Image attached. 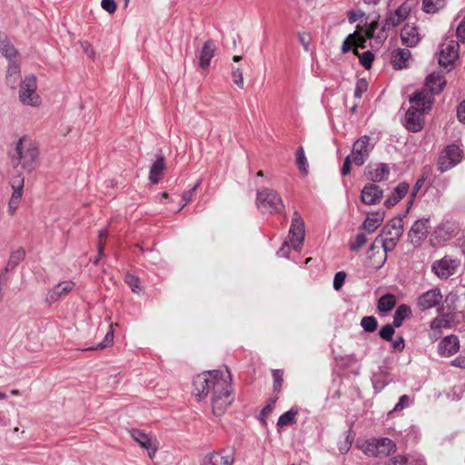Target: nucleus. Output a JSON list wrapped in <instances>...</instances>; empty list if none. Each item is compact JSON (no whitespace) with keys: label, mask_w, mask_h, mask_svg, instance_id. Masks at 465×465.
<instances>
[{"label":"nucleus","mask_w":465,"mask_h":465,"mask_svg":"<svg viewBox=\"0 0 465 465\" xmlns=\"http://www.w3.org/2000/svg\"><path fill=\"white\" fill-rule=\"evenodd\" d=\"M410 102L411 106L406 112L404 125L409 131L416 133L423 128L422 114L430 110L432 100L426 91H420L413 94Z\"/></svg>","instance_id":"nucleus-1"},{"label":"nucleus","mask_w":465,"mask_h":465,"mask_svg":"<svg viewBox=\"0 0 465 465\" xmlns=\"http://www.w3.org/2000/svg\"><path fill=\"white\" fill-rule=\"evenodd\" d=\"M39 151L35 143L26 138L19 139L15 146V154L13 159L24 170L32 172L38 164Z\"/></svg>","instance_id":"nucleus-2"},{"label":"nucleus","mask_w":465,"mask_h":465,"mask_svg":"<svg viewBox=\"0 0 465 465\" xmlns=\"http://www.w3.org/2000/svg\"><path fill=\"white\" fill-rule=\"evenodd\" d=\"M226 376L230 378L228 369L224 371L213 370L197 375L193 380L194 395L197 400L202 401L210 392L214 391L216 383Z\"/></svg>","instance_id":"nucleus-3"},{"label":"nucleus","mask_w":465,"mask_h":465,"mask_svg":"<svg viewBox=\"0 0 465 465\" xmlns=\"http://www.w3.org/2000/svg\"><path fill=\"white\" fill-rule=\"evenodd\" d=\"M403 233V221L397 217L388 222L380 234L374 239L375 246L381 245L386 252H392Z\"/></svg>","instance_id":"nucleus-4"},{"label":"nucleus","mask_w":465,"mask_h":465,"mask_svg":"<svg viewBox=\"0 0 465 465\" xmlns=\"http://www.w3.org/2000/svg\"><path fill=\"white\" fill-rule=\"evenodd\" d=\"M232 378L227 376L215 385V391L212 392V407L213 414L223 415L233 401L232 394Z\"/></svg>","instance_id":"nucleus-5"},{"label":"nucleus","mask_w":465,"mask_h":465,"mask_svg":"<svg viewBox=\"0 0 465 465\" xmlns=\"http://www.w3.org/2000/svg\"><path fill=\"white\" fill-rule=\"evenodd\" d=\"M256 205L262 212L271 213H281L285 208L280 194L269 188H262L257 191Z\"/></svg>","instance_id":"nucleus-6"},{"label":"nucleus","mask_w":465,"mask_h":465,"mask_svg":"<svg viewBox=\"0 0 465 465\" xmlns=\"http://www.w3.org/2000/svg\"><path fill=\"white\" fill-rule=\"evenodd\" d=\"M395 449V443L389 438H372L361 446L362 451L371 457L389 456Z\"/></svg>","instance_id":"nucleus-7"},{"label":"nucleus","mask_w":465,"mask_h":465,"mask_svg":"<svg viewBox=\"0 0 465 465\" xmlns=\"http://www.w3.org/2000/svg\"><path fill=\"white\" fill-rule=\"evenodd\" d=\"M37 81L33 74L25 76L20 84L19 99L22 104L36 107L41 104V98L36 93Z\"/></svg>","instance_id":"nucleus-8"},{"label":"nucleus","mask_w":465,"mask_h":465,"mask_svg":"<svg viewBox=\"0 0 465 465\" xmlns=\"http://www.w3.org/2000/svg\"><path fill=\"white\" fill-rule=\"evenodd\" d=\"M457 225L454 222H442L432 232L430 243L433 246H442L456 235Z\"/></svg>","instance_id":"nucleus-9"},{"label":"nucleus","mask_w":465,"mask_h":465,"mask_svg":"<svg viewBox=\"0 0 465 465\" xmlns=\"http://www.w3.org/2000/svg\"><path fill=\"white\" fill-rule=\"evenodd\" d=\"M461 157L462 152L459 146L455 144L448 145L439 156L438 169L440 173H444L458 164Z\"/></svg>","instance_id":"nucleus-10"},{"label":"nucleus","mask_w":465,"mask_h":465,"mask_svg":"<svg viewBox=\"0 0 465 465\" xmlns=\"http://www.w3.org/2000/svg\"><path fill=\"white\" fill-rule=\"evenodd\" d=\"M460 266V261L450 256L437 260L431 264L432 272L440 279H448L454 275Z\"/></svg>","instance_id":"nucleus-11"},{"label":"nucleus","mask_w":465,"mask_h":465,"mask_svg":"<svg viewBox=\"0 0 465 465\" xmlns=\"http://www.w3.org/2000/svg\"><path fill=\"white\" fill-rule=\"evenodd\" d=\"M460 45L452 39L444 40L440 45L439 64L447 68L459 57Z\"/></svg>","instance_id":"nucleus-12"},{"label":"nucleus","mask_w":465,"mask_h":465,"mask_svg":"<svg viewBox=\"0 0 465 465\" xmlns=\"http://www.w3.org/2000/svg\"><path fill=\"white\" fill-rule=\"evenodd\" d=\"M372 150L371 138L368 135L360 137L352 145L351 153L352 162L358 166H361L369 157Z\"/></svg>","instance_id":"nucleus-13"},{"label":"nucleus","mask_w":465,"mask_h":465,"mask_svg":"<svg viewBox=\"0 0 465 465\" xmlns=\"http://www.w3.org/2000/svg\"><path fill=\"white\" fill-rule=\"evenodd\" d=\"M289 236L293 249L300 251L304 241V222L297 211L292 215Z\"/></svg>","instance_id":"nucleus-14"},{"label":"nucleus","mask_w":465,"mask_h":465,"mask_svg":"<svg viewBox=\"0 0 465 465\" xmlns=\"http://www.w3.org/2000/svg\"><path fill=\"white\" fill-rule=\"evenodd\" d=\"M430 228V220L422 218L417 220L408 232V241L414 247H419L426 239Z\"/></svg>","instance_id":"nucleus-15"},{"label":"nucleus","mask_w":465,"mask_h":465,"mask_svg":"<svg viewBox=\"0 0 465 465\" xmlns=\"http://www.w3.org/2000/svg\"><path fill=\"white\" fill-rule=\"evenodd\" d=\"M132 438L140 447L147 450L150 459H153L158 450V440L155 437L146 434L140 430H133L131 431Z\"/></svg>","instance_id":"nucleus-16"},{"label":"nucleus","mask_w":465,"mask_h":465,"mask_svg":"<svg viewBox=\"0 0 465 465\" xmlns=\"http://www.w3.org/2000/svg\"><path fill=\"white\" fill-rule=\"evenodd\" d=\"M417 3V0H406L393 13L387 16L386 25L389 26H398L401 25L409 16Z\"/></svg>","instance_id":"nucleus-17"},{"label":"nucleus","mask_w":465,"mask_h":465,"mask_svg":"<svg viewBox=\"0 0 465 465\" xmlns=\"http://www.w3.org/2000/svg\"><path fill=\"white\" fill-rule=\"evenodd\" d=\"M388 252L381 245L375 246L374 240L367 252V266L374 270L381 269L387 261Z\"/></svg>","instance_id":"nucleus-18"},{"label":"nucleus","mask_w":465,"mask_h":465,"mask_svg":"<svg viewBox=\"0 0 465 465\" xmlns=\"http://www.w3.org/2000/svg\"><path fill=\"white\" fill-rule=\"evenodd\" d=\"M442 300V294L439 288L429 290L418 297L417 306L420 311H426L437 306Z\"/></svg>","instance_id":"nucleus-19"},{"label":"nucleus","mask_w":465,"mask_h":465,"mask_svg":"<svg viewBox=\"0 0 465 465\" xmlns=\"http://www.w3.org/2000/svg\"><path fill=\"white\" fill-rule=\"evenodd\" d=\"M114 325L112 322L109 323L108 322H105L104 323H100L97 329V336L101 337L104 335V340L95 346L84 349V351L104 350L108 347L114 340Z\"/></svg>","instance_id":"nucleus-20"},{"label":"nucleus","mask_w":465,"mask_h":465,"mask_svg":"<svg viewBox=\"0 0 465 465\" xmlns=\"http://www.w3.org/2000/svg\"><path fill=\"white\" fill-rule=\"evenodd\" d=\"M74 287V282L71 281H64L56 284L54 288L48 291L45 302L49 304L58 301L60 298L69 293Z\"/></svg>","instance_id":"nucleus-21"},{"label":"nucleus","mask_w":465,"mask_h":465,"mask_svg":"<svg viewBox=\"0 0 465 465\" xmlns=\"http://www.w3.org/2000/svg\"><path fill=\"white\" fill-rule=\"evenodd\" d=\"M445 84L446 81L440 74L432 73L426 78V89L424 91H426L428 94L430 95L431 100L433 101L432 95L440 93Z\"/></svg>","instance_id":"nucleus-22"},{"label":"nucleus","mask_w":465,"mask_h":465,"mask_svg":"<svg viewBox=\"0 0 465 465\" xmlns=\"http://www.w3.org/2000/svg\"><path fill=\"white\" fill-rule=\"evenodd\" d=\"M361 197L362 203L365 204H376L381 200L382 191L379 188V186L373 183H369L363 187Z\"/></svg>","instance_id":"nucleus-23"},{"label":"nucleus","mask_w":465,"mask_h":465,"mask_svg":"<svg viewBox=\"0 0 465 465\" xmlns=\"http://www.w3.org/2000/svg\"><path fill=\"white\" fill-rule=\"evenodd\" d=\"M459 349L460 342L455 335L446 336L438 346L439 353L444 357H450L455 354L458 352Z\"/></svg>","instance_id":"nucleus-24"},{"label":"nucleus","mask_w":465,"mask_h":465,"mask_svg":"<svg viewBox=\"0 0 465 465\" xmlns=\"http://www.w3.org/2000/svg\"><path fill=\"white\" fill-rule=\"evenodd\" d=\"M402 45L408 47L416 46L420 41V35L418 28L414 25H406L401 33Z\"/></svg>","instance_id":"nucleus-25"},{"label":"nucleus","mask_w":465,"mask_h":465,"mask_svg":"<svg viewBox=\"0 0 465 465\" xmlns=\"http://www.w3.org/2000/svg\"><path fill=\"white\" fill-rule=\"evenodd\" d=\"M233 460V455L231 450H223L207 456L204 460V465H232Z\"/></svg>","instance_id":"nucleus-26"},{"label":"nucleus","mask_w":465,"mask_h":465,"mask_svg":"<svg viewBox=\"0 0 465 465\" xmlns=\"http://www.w3.org/2000/svg\"><path fill=\"white\" fill-rule=\"evenodd\" d=\"M365 37L361 32L355 31L350 34L343 41L341 45V52L343 54L348 53L351 50L357 49V47L365 48Z\"/></svg>","instance_id":"nucleus-27"},{"label":"nucleus","mask_w":465,"mask_h":465,"mask_svg":"<svg viewBox=\"0 0 465 465\" xmlns=\"http://www.w3.org/2000/svg\"><path fill=\"white\" fill-rule=\"evenodd\" d=\"M389 174L390 169L386 163H381L373 166H368V178L374 183L387 180Z\"/></svg>","instance_id":"nucleus-28"},{"label":"nucleus","mask_w":465,"mask_h":465,"mask_svg":"<svg viewBox=\"0 0 465 465\" xmlns=\"http://www.w3.org/2000/svg\"><path fill=\"white\" fill-rule=\"evenodd\" d=\"M215 49V45L212 40H208L203 44L199 55V65L201 68L205 69L210 65V62L214 55Z\"/></svg>","instance_id":"nucleus-29"},{"label":"nucleus","mask_w":465,"mask_h":465,"mask_svg":"<svg viewBox=\"0 0 465 465\" xmlns=\"http://www.w3.org/2000/svg\"><path fill=\"white\" fill-rule=\"evenodd\" d=\"M0 53L9 61L15 59L18 55L17 50L3 32H0Z\"/></svg>","instance_id":"nucleus-30"},{"label":"nucleus","mask_w":465,"mask_h":465,"mask_svg":"<svg viewBox=\"0 0 465 465\" xmlns=\"http://www.w3.org/2000/svg\"><path fill=\"white\" fill-rule=\"evenodd\" d=\"M409 184L406 183H400L392 192V193L385 201V205L390 208L398 203L408 193Z\"/></svg>","instance_id":"nucleus-31"},{"label":"nucleus","mask_w":465,"mask_h":465,"mask_svg":"<svg viewBox=\"0 0 465 465\" xmlns=\"http://www.w3.org/2000/svg\"><path fill=\"white\" fill-rule=\"evenodd\" d=\"M411 57V52L408 49H397L392 53L391 64L396 69H402L407 66Z\"/></svg>","instance_id":"nucleus-32"},{"label":"nucleus","mask_w":465,"mask_h":465,"mask_svg":"<svg viewBox=\"0 0 465 465\" xmlns=\"http://www.w3.org/2000/svg\"><path fill=\"white\" fill-rule=\"evenodd\" d=\"M165 169V163L163 156H159L156 161L152 164L149 180L152 183H157L161 178L163 171Z\"/></svg>","instance_id":"nucleus-33"},{"label":"nucleus","mask_w":465,"mask_h":465,"mask_svg":"<svg viewBox=\"0 0 465 465\" xmlns=\"http://www.w3.org/2000/svg\"><path fill=\"white\" fill-rule=\"evenodd\" d=\"M20 78V66L15 62V59L9 61V65L6 74V83L14 88Z\"/></svg>","instance_id":"nucleus-34"},{"label":"nucleus","mask_w":465,"mask_h":465,"mask_svg":"<svg viewBox=\"0 0 465 465\" xmlns=\"http://www.w3.org/2000/svg\"><path fill=\"white\" fill-rule=\"evenodd\" d=\"M383 221L381 214L376 213L371 216H368L362 223V228L369 233L374 232L376 229L381 226Z\"/></svg>","instance_id":"nucleus-35"},{"label":"nucleus","mask_w":465,"mask_h":465,"mask_svg":"<svg viewBox=\"0 0 465 465\" xmlns=\"http://www.w3.org/2000/svg\"><path fill=\"white\" fill-rule=\"evenodd\" d=\"M396 304V298L393 294L387 293L382 295L378 301V310L380 312H390Z\"/></svg>","instance_id":"nucleus-36"},{"label":"nucleus","mask_w":465,"mask_h":465,"mask_svg":"<svg viewBox=\"0 0 465 465\" xmlns=\"http://www.w3.org/2000/svg\"><path fill=\"white\" fill-rule=\"evenodd\" d=\"M25 254V252L22 248L12 252L5 266V271L14 270L24 260Z\"/></svg>","instance_id":"nucleus-37"},{"label":"nucleus","mask_w":465,"mask_h":465,"mask_svg":"<svg viewBox=\"0 0 465 465\" xmlns=\"http://www.w3.org/2000/svg\"><path fill=\"white\" fill-rule=\"evenodd\" d=\"M297 414L298 411L294 409H291L290 411L284 412L280 416L277 426L279 428H283L294 424L296 422Z\"/></svg>","instance_id":"nucleus-38"},{"label":"nucleus","mask_w":465,"mask_h":465,"mask_svg":"<svg viewBox=\"0 0 465 465\" xmlns=\"http://www.w3.org/2000/svg\"><path fill=\"white\" fill-rule=\"evenodd\" d=\"M446 0H423V10L428 14H434L442 9Z\"/></svg>","instance_id":"nucleus-39"},{"label":"nucleus","mask_w":465,"mask_h":465,"mask_svg":"<svg viewBox=\"0 0 465 465\" xmlns=\"http://www.w3.org/2000/svg\"><path fill=\"white\" fill-rule=\"evenodd\" d=\"M401 323L402 322H393L392 324L388 323L384 325L380 331V336L386 341H391L395 329L401 327Z\"/></svg>","instance_id":"nucleus-40"},{"label":"nucleus","mask_w":465,"mask_h":465,"mask_svg":"<svg viewBox=\"0 0 465 465\" xmlns=\"http://www.w3.org/2000/svg\"><path fill=\"white\" fill-rule=\"evenodd\" d=\"M353 52L355 54L359 56L360 63L365 69H370L371 67L372 62L374 60V55L371 51H366L361 54H359L357 49H354Z\"/></svg>","instance_id":"nucleus-41"},{"label":"nucleus","mask_w":465,"mask_h":465,"mask_svg":"<svg viewBox=\"0 0 465 465\" xmlns=\"http://www.w3.org/2000/svg\"><path fill=\"white\" fill-rule=\"evenodd\" d=\"M23 193L18 192H13L8 203V213L10 215H14L16 212L20 202L22 200Z\"/></svg>","instance_id":"nucleus-42"},{"label":"nucleus","mask_w":465,"mask_h":465,"mask_svg":"<svg viewBox=\"0 0 465 465\" xmlns=\"http://www.w3.org/2000/svg\"><path fill=\"white\" fill-rule=\"evenodd\" d=\"M296 163L300 171L304 174H307L308 163L302 147H300L296 153Z\"/></svg>","instance_id":"nucleus-43"},{"label":"nucleus","mask_w":465,"mask_h":465,"mask_svg":"<svg viewBox=\"0 0 465 465\" xmlns=\"http://www.w3.org/2000/svg\"><path fill=\"white\" fill-rule=\"evenodd\" d=\"M11 187L13 189V192H18L20 193H23L24 184H25V178L21 173H18L17 175H15L11 178L10 181Z\"/></svg>","instance_id":"nucleus-44"},{"label":"nucleus","mask_w":465,"mask_h":465,"mask_svg":"<svg viewBox=\"0 0 465 465\" xmlns=\"http://www.w3.org/2000/svg\"><path fill=\"white\" fill-rule=\"evenodd\" d=\"M125 282L130 286L134 292L139 293L142 291L140 286V279L134 274L127 273Z\"/></svg>","instance_id":"nucleus-45"},{"label":"nucleus","mask_w":465,"mask_h":465,"mask_svg":"<svg viewBox=\"0 0 465 465\" xmlns=\"http://www.w3.org/2000/svg\"><path fill=\"white\" fill-rule=\"evenodd\" d=\"M411 314V310L410 306L406 304H401L394 313L393 320H405L409 318Z\"/></svg>","instance_id":"nucleus-46"},{"label":"nucleus","mask_w":465,"mask_h":465,"mask_svg":"<svg viewBox=\"0 0 465 465\" xmlns=\"http://www.w3.org/2000/svg\"><path fill=\"white\" fill-rule=\"evenodd\" d=\"M201 182L198 181L187 192H184L183 193V200L184 201L183 204L179 208L178 212H180L188 203H190L193 199V196L197 190V188L200 186Z\"/></svg>","instance_id":"nucleus-47"},{"label":"nucleus","mask_w":465,"mask_h":465,"mask_svg":"<svg viewBox=\"0 0 465 465\" xmlns=\"http://www.w3.org/2000/svg\"><path fill=\"white\" fill-rule=\"evenodd\" d=\"M232 78L233 83L239 88H241V89L243 88V84H244L243 75H242V72L240 68H232Z\"/></svg>","instance_id":"nucleus-48"},{"label":"nucleus","mask_w":465,"mask_h":465,"mask_svg":"<svg viewBox=\"0 0 465 465\" xmlns=\"http://www.w3.org/2000/svg\"><path fill=\"white\" fill-rule=\"evenodd\" d=\"M352 441H353V437L351 434V432H348L344 440H342L339 443V450L341 451V453L348 452L351 447Z\"/></svg>","instance_id":"nucleus-49"},{"label":"nucleus","mask_w":465,"mask_h":465,"mask_svg":"<svg viewBox=\"0 0 465 465\" xmlns=\"http://www.w3.org/2000/svg\"><path fill=\"white\" fill-rule=\"evenodd\" d=\"M346 273L344 272H338L335 275H334V279H333V289L335 291H340L341 289V287L343 286L344 282H345V279H346Z\"/></svg>","instance_id":"nucleus-50"},{"label":"nucleus","mask_w":465,"mask_h":465,"mask_svg":"<svg viewBox=\"0 0 465 465\" xmlns=\"http://www.w3.org/2000/svg\"><path fill=\"white\" fill-rule=\"evenodd\" d=\"M368 88V83L365 79H359L356 83L354 96L356 98H361L362 94L366 92Z\"/></svg>","instance_id":"nucleus-51"},{"label":"nucleus","mask_w":465,"mask_h":465,"mask_svg":"<svg viewBox=\"0 0 465 465\" xmlns=\"http://www.w3.org/2000/svg\"><path fill=\"white\" fill-rule=\"evenodd\" d=\"M366 242H367L366 235L363 233H359L355 238V242L351 243L350 248L351 251H357L360 248H361Z\"/></svg>","instance_id":"nucleus-52"},{"label":"nucleus","mask_w":465,"mask_h":465,"mask_svg":"<svg viewBox=\"0 0 465 465\" xmlns=\"http://www.w3.org/2000/svg\"><path fill=\"white\" fill-rule=\"evenodd\" d=\"M298 37H299V41H300L301 45L303 46L304 50L308 52L310 49L311 42H312L311 35L307 32H302V33L298 34Z\"/></svg>","instance_id":"nucleus-53"},{"label":"nucleus","mask_w":465,"mask_h":465,"mask_svg":"<svg viewBox=\"0 0 465 465\" xmlns=\"http://www.w3.org/2000/svg\"><path fill=\"white\" fill-rule=\"evenodd\" d=\"M282 376H283V372L281 370H274L272 371V378H273V383H274L273 386H274L275 391L281 389L282 383L283 381Z\"/></svg>","instance_id":"nucleus-54"},{"label":"nucleus","mask_w":465,"mask_h":465,"mask_svg":"<svg viewBox=\"0 0 465 465\" xmlns=\"http://www.w3.org/2000/svg\"><path fill=\"white\" fill-rule=\"evenodd\" d=\"M450 322H431V330H432V332L430 334V337L432 339H438L439 337V330L441 328V327H447L448 323Z\"/></svg>","instance_id":"nucleus-55"},{"label":"nucleus","mask_w":465,"mask_h":465,"mask_svg":"<svg viewBox=\"0 0 465 465\" xmlns=\"http://www.w3.org/2000/svg\"><path fill=\"white\" fill-rule=\"evenodd\" d=\"M101 6L109 14H114L116 11L117 5L114 0H102Z\"/></svg>","instance_id":"nucleus-56"},{"label":"nucleus","mask_w":465,"mask_h":465,"mask_svg":"<svg viewBox=\"0 0 465 465\" xmlns=\"http://www.w3.org/2000/svg\"><path fill=\"white\" fill-rule=\"evenodd\" d=\"M411 400L410 397L407 395H402L398 403L395 405L393 411H401L404 408L408 407L410 405Z\"/></svg>","instance_id":"nucleus-57"},{"label":"nucleus","mask_w":465,"mask_h":465,"mask_svg":"<svg viewBox=\"0 0 465 465\" xmlns=\"http://www.w3.org/2000/svg\"><path fill=\"white\" fill-rule=\"evenodd\" d=\"M377 29V23L373 22L368 25V27L364 31H360L362 35L365 37V41L367 39H371L373 37L374 32Z\"/></svg>","instance_id":"nucleus-58"},{"label":"nucleus","mask_w":465,"mask_h":465,"mask_svg":"<svg viewBox=\"0 0 465 465\" xmlns=\"http://www.w3.org/2000/svg\"><path fill=\"white\" fill-rule=\"evenodd\" d=\"M351 163H353L352 157L351 155H347L341 170V175H347L350 173Z\"/></svg>","instance_id":"nucleus-59"},{"label":"nucleus","mask_w":465,"mask_h":465,"mask_svg":"<svg viewBox=\"0 0 465 465\" xmlns=\"http://www.w3.org/2000/svg\"><path fill=\"white\" fill-rule=\"evenodd\" d=\"M457 36L460 41H465V17L460 23L456 30Z\"/></svg>","instance_id":"nucleus-60"},{"label":"nucleus","mask_w":465,"mask_h":465,"mask_svg":"<svg viewBox=\"0 0 465 465\" xmlns=\"http://www.w3.org/2000/svg\"><path fill=\"white\" fill-rule=\"evenodd\" d=\"M457 117L460 122L465 124V100L462 101L457 108Z\"/></svg>","instance_id":"nucleus-61"},{"label":"nucleus","mask_w":465,"mask_h":465,"mask_svg":"<svg viewBox=\"0 0 465 465\" xmlns=\"http://www.w3.org/2000/svg\"><path fill=\"white\" fill-rule=\"evenodd\" d=\"M378 322H361V324L364 331L368 332L374 331L378 327Z\"/></svg>","instance_id":"nucleus-62"},{"label":"nucleus","mask_w":465,"mask_h":465,"mask_svg":"<svg viewBox=\"0 0 465 465\" xmlns=\"http://www.w3.org/2000/svg\"><path fill=\"white\" fill-rule=\"evenodd\" d=\"M364 16V13L363 12H354V11H350L348 13V21L351 23V24H353L355 23L359 18L361 17H363Z\"/></svg>","instance_id":"nucleus-63"},{"label":"nucleus","mask_w":465,"mask_h":465,"mask_svg":"<svg viewBox=\"0 0 465 465\" xmlns=\"http://www.w3.org/2000/svg\"><path fill=\"white\" fill-rule=\"evenodd\" d=\"M404 346H405V343H404V340L402 337H399L398 339H396L395 341H392V347L394 348V350H396L398 351H402L404 349Z\"/></svg>","instance_id":"nucleus-64"}]
</instances>
